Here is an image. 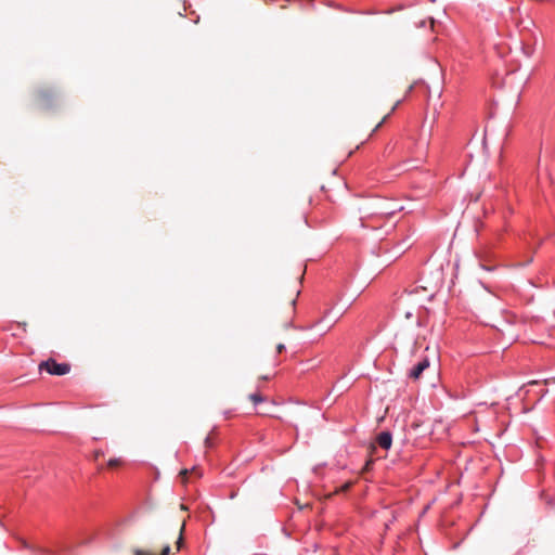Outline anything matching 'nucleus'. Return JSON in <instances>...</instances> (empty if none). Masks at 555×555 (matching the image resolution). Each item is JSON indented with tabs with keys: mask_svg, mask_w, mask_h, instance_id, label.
<instances>
[{
	"mask_svg": "<svg viewBox=\"0 0 555 555\" xmlns=\"http://www.w3.org/2000/svg\"><path fill=\"white\" fill-rule=\"evenodd\" d=\"M389 204L386 201L378 199L373 203L370 211L361 217V225L363 228L377 230L382 229L396 212V208L388 207Z\"/></svg>",
	"mask_w": 555,
	"mask_h": 555,
	"instance_id": "1",
	"label": "nucleus"
},
{
	"mask_svg": "<svg viewBox=\"0 0 555 555\" xmlns=\"http://www.w3.org/2000/svg\"><path fill=\"white\" fill-rule=\"evenodd\" d=\"M429 146V135L423 137V134L420 135L415 142L411 146L408 147L409 153L412 155L414 160L421 163L425 159L427 155Z\"/></svg>",
	"mask_w": 555,
	"mask_h": 555,
	"instance_id": "2",
	"label": "nucleus"
},
{
	"mask_svg": "<svg viewBox=\"0 0 555 555\" xmlns=\"http://www.w3.org/2000/svg\"><path fill=\"white\" fill-rule=\"evenodd\" d=\"M40 371H47L51 375L63 376L70 371V365L67 363H59L54 359H48L39 365Z\"/></svg>",
	"mask_w": 555,
	"mask_h": 555,
	"instance_id": "3",
	"label": "nucleus"
},
{
	"mask_svg": "<svg viewBox=\"0 0 555 555\" xmlns=\"http://www.w3.org/2000/svg\"><path fill=\"white\" fill-rule=\"evenodd\" d=\"M430 361L427 357L422 358L409 371L408 376L412 379H418L423 372L428 369Z\"/></svg>",
	"mask_w": 555,
	"mask_h": 555,
	"instance_id": "4",
	"label": "nucleus"
},
{
	"mask_svg": "<svg viewBox=\"0 0 555 555\" xmlns=\"http://www.w3.org/2000/svg\"><path fill=\"white\" fill-rule=\"evenodd\" d=\"M376 442L380 448L388 450L392 443V435L389 431H382L377 435Z\"/></svg>",
	"mask_w": 555,
	"mask_h": 555,
	"instance_id": "5",
	"label": "nucleus"
},
{
	"mask_svg": "<svg viewBox=\"0 0 555 555\" xmlns=\"http://www.w3.org/2000/svg\"><path fill=\"white\" fill-rule=\"evenodd\" d=\"M249 399H250V401H253V403L255 405H257L258 403L264 401V398L259 392H255V393L249 395Z\"/></svg>",
	"mask_w": 555,
	"mask_h": 555,
	"instance_id": "6",
	"label": "nucleus"
},
{
	"mask_svg": "<svg viewBox=\"0 0 555 555\" xmlns=\"http://www.w3.org/2000/svg\"><path fill=\"white\" fill-rule=\"evenodd\" d=\"M521 50L527 57H530L533 54V48L530 46H522Z\"/></svg>",
	"mask_w": 555,
	"mask_h": 555,
	"instance_id": "7",
	"label": "nucleus"
},
{
	"mask_svg": "<svg viewBox=\"0 0 555 555\" xmlns=\"http://www.w3.org/2000/svg\"><path fill=\"white\" fill-rule=\"evenodd\" d=\"M121 464V460L120 459H111L108 462H107V466L111 467V468H114V467H117Z\"/></svg>",
	"mask_w": 555,
	"mask_h": 555,
	"instance_id": "8",
	"label": "nucleus"
},
{
	"mask_svg": "<svg viewBox=\"0 0 555 555\" xmlns=\"http://www.w3.org/2000/svg\"><path fill=\"white\" fill-rule=\"evenodd\" d=\"M284 350H285V345H284V344H279V345L276 346V351H278L279 353L283 352Z\"/></svg>",
	"mask_w": 555,
	"mask_h": 555,
	"instance_id": "9",
	"label": "nucleus"
},
{
	"mask_svg": "<svg viewBox=\"0 0 555 555\" xmlns=\"http://www.w3.org/2000/svg\"><path fill=\"white\" fill-rule=\"evenodd\" d=\"M169 552H170V546L169 545H166L163 551H162V554L160 555H169Z\"/></svg>",
	"mask_w": 555,
	"mask_h": 555,
	"instance_id": "10",
	"label": "nucleus"
},
{
	"mask_svg": "<svg viewBox=\"0 0 555 555\" xmlns=\"http://www.w3.org/2000/svg\"><path fill=\"white\" fill-rule=\"evenodd\" d=\"M205 446H206L207 448H210V447L212 446V442H211V439H210V437H209V436H208V437H206V439H205Z\"/></svg>",
	"mask_w": 555,
	"mask_h": 555,
	"instance_id": "11",
	"label": "nucleus"
},
{
	"mask_svg": "<svg viewBox=\"0 0 555 555\" xmlns=\"http://www.w3.org/2000/svg\"><path fill=\"white\" fill-rule=\"evenodd\" d=\"M135 555H150L147 552H144V551H141V550H137L135 551Z\"/></svg>",
	"mask_w": 555,
	"mask_h": 555,
	"instance_id": "12",
	"label": "nucleus"
},
{
	"mask_svg": "<svg viewBox=\"0 0 555 555\" xmlns=\"http://www.w3.org/2000/svg\"><path fill=\"white\" fill-rule=\"evenodd\" d=\"M181 543H182V535H180V538H179V540L177 542L178 547H180Z\"/></svg>",
	"mask_w": 555,
	"mask_h": 555,
	"instance_id": "13",
	"label": "nucleus"
},
{
	"mask_svg": "<svg viewBox=\"0 0 555 555\" xmlns=\"http://www.w3.org/2000/svg\"><path fill=\"white\" fill-rule=\"evenodd\" d=\"M41 96H42V99H44V98H48V94H47V93H44V92H42V93H41Z\"/></svg>",
	"mask_w": 555,
	"mask_h": 555,
	"instance_id": "14",
	"label": "nucleus"
},
{
	"mask_svg": "<svg viewBox=\"0 0 555 555\" xmlns=\"http://www.w3.org/2000/svg\"><path fill=\"white\" fill-rule=\"evenodd\" d=\"M382 122H383V121H380L379 124H377V126L375 127L374 131H375L377 128H379V127H380Z\"/></svg>",
	"mask_w": 555,
	"mask_h": 555,
	"instance_id": "15",
	"label": "nucleus"
},
{
	"mask_svg": "<svg viewBox=\"0 0 555 555\" xmlns=\"http://www.w3.org/2000/svg\"><path fill=\"white\" fill-rule=\"evenodd\" d=\"M412 313L411 312H406V318H411Z\"/></svg>",
	"mask_w": 555,
	"mask_h": 555,
	"instance_id": "16",
	"label": "nucleus"
}]
</instances>
